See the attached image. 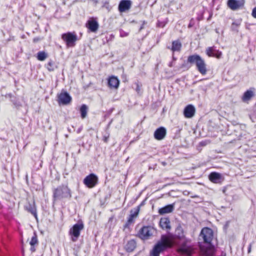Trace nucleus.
I'll list each match as a JSON object with an SVG mask.
<instances>
[{"label": "nucleus", "instance_id": "423d86ee", "mask_svg": "<svg viewBox=\"0 0 256 256\" xmlns=\"http://www.w3.org/2000/svg\"><path fill=\"white\" fill-rule=\"evenodd\" d=\"M155 232V229L152 226H144L140 231L139 236L142 240H147L152 236Z\"/></svg>", "mask_w": 256, "mask_h": 256}, {"label": "nucleus", "instance_id": "0eeeda50", "mask_svg": "<svg viewBox=\"0 0 256 256\" xmlns=\"http://www.w3.org/2000/svg\"><path fill=\"white\" fill-rule=\"evenodd\" d=\"M200 236L205 242L210 244L213 238L212 230L208 228H203L201 231Z\"/></svg>", "mask_w": 256, "mask_h": 256}, {"label": "nucleus", "instance_id": "5701e85b", "mask_svg": "<svg viewBox=\"0 0 256 256\" xmlns=\"http://www.w3.org/2000/svg\"><path fill=\"white\" fill-rule=\"evenodd\" d=\"M180 252L184 254L190 256L192 254V248L187 246H184L180 249Z\"/></svg>", "mask_w": 256, "mask_h": 256}, {"label": "nucleus", "instance_id": "412c9836", "mask_svg": "<svg viewBox=\"0 0 256 256\" xmlns=\"http://www.w3.org/2000/svg\"><path fill=\"white\" fill-rule=\"evenodd\" d=\"M182 47L181 43L178 40H176L172 42V50L173 52L180 51Z\"/></svg>", "mask_w": 256, "mask_h": 256}, {"label": "nucleus", "instance_id": "473e14b6", "mask_svg": "<svg viewBox=\"0 0 256 256\" xmlns=\"http://www.w3.org/2000/svg\"><path fill=\"white\" fill-rule=\"evenodd\" d=\"M30 212L36 218V210L34 208H32L30 210Z\"/></svg>", "mask_w": 256, "mask_h": 256}, {"label": "nucleus", "instance_id": "39448f33", "mask_svg": "<svg viewBox=\"0 0 256 256\" xmlns=\"http://www.w3.org/2000/svg\"><path fill=\"white\" fill-rule=\"evenodd\" d=\"M84 228V224H75L70 230V234L72 236V240L75 242L77 240L80 235V232Z\"/></svg>", "mask_w": 256, "mask_h": 256}, {"label": "nucleus", "instance_id": "f03ea898", "mask_svg": "<svg viewBox=\"0 0 256 256\" xmlns=\"http://www.w3.org/2000/svg\"><path fill=\"white\" fill-rule=\"evenodd\" d=\"M188 62L192 64H195L197 70L202 75L207 72L206 64L204 60L199 55L195 54L188 58Z\"/></svg>", "mask_w": 256, "mask_h": 256}, {"label": "nucleus", "instance_id": "4be33fe9", "mask_svg": "<svg viewBox=\"0 0 256 256\" xmlns=\"http://www.w3.org/2000/svg\"><path fill=\"white\" fill-rule=\"evenodd\" d=\"M88 108L86 104H82L80 108V112L82 118H84L87 116Z\"/></svg>", "mask_w": 256, "mask_h": 256}, {"label": "nucleus", "instance_id": "c85d7f7f", "mask_svg": "<svg viewBox=\"0 0 256 256\" xmlns=\"http://www.w3.org/2000/svg\"><path fill=\"white\" fill-rule=\"evenodd\" d=\"M138 212H139V208H138L135 211H134V212H132V210L130 212V216H132V217H133L134 218H136L138 214Z\"/></svg>", "mask_w": 256, "mask_h": 256}, {"label": "nucleus", "instance_id": "c9c22d12", "mask_svg": "<svg viewBox=\"0 0 256 256\" xmlns=\"http://www.w3.org/2000/svg\"><path fill=\"white\" fill-rule=\"evenodd\" d=\"M22 254H24V248H22Z\"/></svg>", "mask_w": 256, "mask_h": 256}, {"label": "nucleus", "instance_id": "a211bd4d", "mask_svg": "<svg viewBox=\"0 0 256 256\" xmlns=\"http://www.w3.org/2000/svg\"><path fill=\"white\" fill-rule=\"evenodd\" d=\"M174 209V204L167 205L158 210L160 214H164L172 212Z\"/></svg>", "mask_w": 256, "mask_h": 256}, {"label": "nucleus", "instance_id": "72a5a7b5", "mask_svg": "<svg viewBox=\"0 0 256 256\" xmlns=\"http://www.w3.org/2000/svg\"><path fill=\"white\" fill-rule=\"evenodd\" d=\"M134 218L133 217H132L131 216H130V217H129V218L128 219V222L129 224L132 223L133 222V220H134Z\"/></svg>", "mask_w": 256, "mask_h": 256}, {"label": "nucleus", "instance_id": "2f4dec72", "mask_svg": "<svg viewBox=\"0 0 256 256\" xmlns=\"http://www.w3.org/2000/svg\"><path fill=\"white\" fill-rule=\"evenodd\" d=\"M252 15L254 18H256V6L253 8Z\"/></svg>", "mask_w": 256, "mask_h": 256}, {"label": "nucleus", "instance_id": "1a4fd4ad", "mask_svg": "<svg viewBox=\"0 0 256 256\" xmlns=\"http://www.w3.org/2000/svg\"><path fill=\"white\" fill-rule=\"evenodd\" d=\"M208 178L214 184H221L224 180L222 174L216 172H211L208 176Z\"/></svg>", "mask_w": 256, "mask_h": 256}, {"label": "nucleus", "instance_id": "9b49d317", "mask_svg": "<svg viewBox=\"0 0 256 256\" xmlns=\"http://www.w3.org/2000/svg\"><path fill=\"white\" fill-rule=\"evenodd\" d=\"M244 4V0H228V5L232 10H236L242 6Z\"/></svg>", "mask_w": 256, "mask_h": 256}, {"label": "nucleus", "instance_id": "20e7f679", "mask_svg": "<svg viewBox=\"0 0 256 256\" xmlns=\"http://www.w3.org/2000/svg\"><path fill=\"white\" fill-rule=\"evenodd\" d=\"M62 39L66 42L68 47L74 46L75 42L77 40V36L74 33L68 32L62 34Z\"/></svg>", "mask_w": 256, "mask_h": 256}, {"label": "nucleus", "instance_id": "4468645a", "mask_svg": "<svg viewBox=\"0 0 256 256\" xmlns=\"http://www.w3.org/2000/svg\"><path fill=\"white\" fill-rule=\"evenodd\" d=\"M166 134V129L164 127H160L156 130L154 137L157 140H162L164 138Z\"/></svg>", "mask_w": 256, "mask_h": 256}, {"label": "nucleus", "instance_id": "7ed1b4c3", "mask_svg": "<svg viewBox=\"0 0 256 256\" xmlns=\"http://www.w3.org/2000/svg\"><path fill=\"white\" fill-rule=\"evenodd\" d=\"M70 190L66 186H59L55 189L54 192V200L70 198Z\"/></svg>", "mask_w": 256, "mask_h": 256}, {"label": "nucleus", "instance_id": "b1692460", "mask_svg": "<svg viewBox=\"0 0 256 256\" xmlns=\"http://www.w3.org/2000/svg\"><path fill=\"white\" fill-rule=\"evenodd\" d=\"M216 51V50L214 49L213 47H208L206 50V54L208 56L213 57Z\"/></svg>", "mask_w": 256, "mask_h": 256}, {"label": "nucleus", "instance_id": "393cba45", "mask_svg": "<svg viewBox=\"0 0 256 256\" xmlns=\"http://www.w3.org/2000/svg\"><path fill=\"white\" fill-rule=\"evenodd\" d=\"M47 57V54L44 52H40L38 53L37 58L40 61L44 60Z\"/></svg>", "mask_w": 256, "mask_h": 256}, {"label": "nucleus", "instance_id": "6ab92c4d", "mask_svg": "<svg viewBox=\"0 0 256 256\" xmlns=\"http://www.w3.org/2000/svg\"><path fill=\"white\" fill-rule=\"evenodd\" d=\"M136 247V242L133 240H129L126 246V251L131 252L133 251Z\"/></svg>", "mask_w": 256, "mask_h": 256}, {"label": "nucleus", "instance_id": "dca6fc26", "mask_svg": "<svg viewBox=\"0 0 256 256\" xmlns=\"http://www.w3.org/2000/svg\"><path fill=\"white\" fill-rule=\"evenodd\" d=\"M119 84L120 82L116 76H112L108 79V85L110 88H117L119 86Z\"/></svg>", "mask_w": 256, "mask_h": 256}, {"label": "nucleus", "instance_id": "aec40b11", "mask_svg": "<svg viewBox=\"0 0 256 256\" xmlns=\"http://www.w3.org/2000/svg\"><path fill=\"white\" fill-rule=\"evenodd\" d=\"M254 96V92L252 90H246L242 96V100L246 102L249 100Z\"/></svg>", "mask_w": 256, "mask_h": 256}, {"label": "nucleus", "instance_id": "a878e982", "mask_svg": "<svg viewBox=\"0 0 256 256\" xmlns=\"http://www.w3.org/2000/svg\"><path fill=\"white\" fill-rule=\"evenodd\" d=\"M176 235L178 238H182L184 237L182 230L181 227H178L176 230Z\"/></svg>", "mask_w": 256, "mask_h": 256}, {"label": "nucleus", "instance_id": "f8f14e48", "mask_svg": "<svg viewBox=\"0 0 256 256\" xmlns=\"http://www.w3.org/2000/svg\"><path fill=\"white\" fill-rule=\"evenodd\" d=\"M132 2L130 0H122L118 5V10L120 12H124L130 9Z\"/></svg>", "mask_w": 256, "mask_h": 256}, {"label": "nucleus", "instance_id": "f704fd0d", "mask_svg": "<svg viewBox=\"0 0 256 256\" xmlns=\"http://www.w3.org/2000/svg\"><path fill=\"white\" fill-rule=\"evenodd\" d=\"M31 246L30 248V251H31L32 252H35L36 249H35V248H34V246Z\"/></svg>", "mask_w": 256, "mask_h": 256}, {"label": "nucleus", "instance_id": "6e6552de", "mask_svg": "<svg viewBox=\"0 0 256 256\" xmlns=\"http://www.w3.org/2000/svg\"><path fill=\"white\" fill-rule=\"evenodd\" d=\"M98 177L94 174H91L86 177L84 180V183L88 188L94 187L98 182Z\"/></svg>", "mask_w": 256, "mask_h": 256}, {"label": "nucleus", "instance_id": "9d476101", "mask_svg": "<svg viewBox=\"0 0 256 256\" xmlns=\"http://www.w3.org/2000/svg\"><path fill=\"white\" fill-rule=\"evenodd\" d=\"M72 100V98L66 92H61L58 96V102L60 104L66 105L68 104Z\"/></svg>", "mask_w": 256, "mask_h": 256}, {"label": "nucleus", "instance_id": "f3484780", "mask_svg": "<svg viewBox=\"0 0 256 256\" xmlns=\"http://www.w3.org/2000/svg\"><path fill=\"white\" fill-rule=\"evenodd\" d=\"M160 225L162 229L169 230L170 228V221L167 218H162L160 222Z\"/></svg>", "mask_w": 256, "mask_h": 256}, {"label": "nucleus", "instance_id": "c756f323", "mask_svg": "<svg viewBox=\"0 0 256 256\" xmlns=\"http://www.w3.org/2000/svg\"><path fill=\"white\" fill-rule=\"evenodd\" d=\"M222 55V53L221 52H220L218 50H216L214 57H216L218 58H220L221 57Z\"/></svg>", "mask_w": 256, "mask_h": 256}, {"label": "nucleus", "instance_id": "e433bc0d", "mask_svg": "<svg viewBox=\"0 0 256 256\" xmlns=\"http://www.w3.org/2000/svg\"><path fill=\"white\" fill-rule=\"evenodd\" d=\"M50 64H51V63H50V62H49V63H48V64H49L50 66Z\"/></svg>", "mask_w": 256, "mask_h": 256}, {"label": "nucleus", "instance_id": "f257e3e1", "mask_svg": "<svg viewBox=\"0 0 256 256\" xmlns=\"http://www.w3.org/2000/svg\"><path fill=\"white\" fill-rule=\"evenodd\" d=\"M173 244L172 240L168 236L162 235L159 240L150 251V256H160V253L166 248L171 247Z\"/></svg>", "mask_w": 256, "mask_h": 256}, {"label": "nucleus", "instance_id": "cd10ccee", "mask_svg": "<svg viewBox=\"0 0 256 256\" xmlns=\"http://www.w3.org/2000/svg\"><path fill=\"white\" fill-rule=\"evenodd\" d=\"M38 244V239L36 234L33 236L30 242V246H34Z\"/></svg>", "mask_w": 256, "mask_h": 256}, {"label": "nucleus", "instance_id": "ddd939ff", "mask_svg": "<svg viewBox=\"0 0 256 256\" xmlns=\"http://www.w3.org/2000/svg\"><path fill=\"white\" fill-rule=\"evenodd\" d=\"M196 112V108L192 104L188 105L184 109V114L186 118H191L193 117Z\"/></svg>", "mask_w": 256, "mask_h": 256}, {"label": "nucleus", "instance_id": "7c9ffc66", "mask_svg": "<svg viewBox=\"0 0 256 256\" xmlns=\"http://www.w3.org/2000/svg\"><path fill=\"white\" fill-rule=\"evenodd\" d=\"M239 25H240V24H239V23H236V22H234L232 24V29L233 30H236V28L237 27H238Z\"/></svg>", "mask_w": 256, "mask_h": 256}, {"label": "nucleus", "instance_id": "2eb2a0df", "mask_svg": "<svg viewBox=\"0 0 256 256\" xmlns=\"http://www.w3.org/2000/svg\"><path fill=\"white\" fill-rule=\"evenodd\" d=\"M86 26L92 32H96L98 28V22L94 19H90L86 24Z\"/></svg>", "mask_w": 256, "mask_h": 256}, {"label": "nucleus", "instance_id": "bb28decb", "mask_svg": "<svg viewBox=\"0 0 256 256\" xmlns=\"http://www.w3.org/2000/svg\"><path fill=\"white\" fill-rule=\"evenodd\" d=\"M207 256H212L214 253V248L212 246H210L209 248L205 252Z\"/></svg>", "mask_w": 256, "mask_h": 256}]
</instances>
